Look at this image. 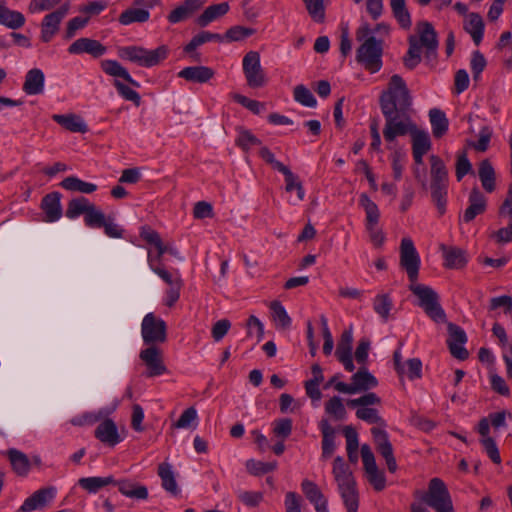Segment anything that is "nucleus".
Here are the masks:
<instances>
[{
	"label": "nucleus",
	"instance_id": "obj_1",
	"mask_svg": "<svg viewBox=\"0 0 512 512\" xmlns=\"http://www.w3.org/2000/svg\"><path fill=\"white\" fill-rule=\"evenodd\" d=\"M379 102L385 118L383 136L385 141L392 143L397 134L405 132L407 120L411 119L408 111L412 105V97L401 76L398 74L391 76L387 89L381 93Z\"/></svg>",
	"mask_w": 512,
	"mask_h": 512
},
{
	"label": "nucleus",
	"instance_id": "obj_2",
	"mask_svg": "<svg viewBox=\"0 0 512 512\" xmlns=\"http://www.w3.org/2000/svg\"><path fill=\"white\" fill-rule=\"evenodd\" d=\"M356 39L362 41L356 51V61L370 73L378 72L382 68L383 40L372 35L368 23L356 30Z\"/></svg>",
	"mask_w": 512,
	"mask_h": 512
},
{
	"label": "nucleus",
	"instance_id": "obj_3",
	"mask_svg": "<svg viewBox=\"0 0 512 512\" xmlns=\"http://www.w3.org/2000/svg\"><path fill=\"white\" fill-rule=\"evenodd\" d=\"M417 35L408 38L409 48L403 59L406 68L412 70L421 62V48L426 54L435 53L438 48L437 33L430 22L420 21L416 25Z\"/></svg>",
	"mask_w": 512,
	"mask_h": 512
},
{
	"label": "nucleus",
	"instance_id": "obj_4",
	"mask_svg": "<svg viewBox=\"0 0 512 512\" xmlns=\"http://www.w3.org/2000/svg\"><path fill=\"white\" fill-rule=\"evenodd\" d=\"M332 474L337 483L338 491L347 509V512H357L359 496L356 481L349 466L343 457L337 456L333 461Z\"/></svg>",
	"mask_w": 512,
	"mask_h": 512
},
{
	"label": "nucleus",
	"instance_id": "obj_5",
	"mask_svg": "<svg viewBox=\"0 0 512 512\" xmlns=\"http://www.w3.org/2000/svg\"><path fill=\"white\" fill-rule=\"evenodd\" d=\"M430 160V184L428 189L439 213L442 215L446 210V197L448 189V170L443 160L437 155H431Z\"/></svg>",
	"mask_w": 512,
	"mask_h": 512
},
{
	"label": "nucleus",
	"instance_id": "obj_6",
	"mask_svg": "<svg viewBox=\"0 0 512 512\" xmlns=\"http://www.w3.org/2000/svg\"><path fill=\"white\" fill-rule=\"evenodd\" d=\"M414 495L436 512H454L450 492L444 481L438 477L429 481L426 491L417 490Z\"/></svg>",
	"mask_w": 512,
	"mask_h": 512
},
{
	"label": "nucleus",
	"instance_id": "obj_7",
	"mask_svg": "<svg viewBox=\"0 0 512 512\" xmlns=\"http://www.w3.org/2000/svg\"><path fill=\"white\" fill-rule=\"evenodd\" d=\"M409 290L417 297V305L426 315L437 323L446 321V314L439 303V296L431 287L420 284L417 280L410 281Z\"/></svg>",
	"mask_w": 512,
	"mask_h": 512
},
{
	"label": "nucleus",
	"instance_id": "obj_8",
	"mask_svg": "<svg viewBox=\"0 0 512 512\" xmlns=\"http://www.w3.org/2000/svg\"><path fill=\"white\" fill-rule=\"evenodd\" d=\"M168 51L169 49L165 45L154 50H147L139 46H128L119 50V56L143 67H153L167 58Z\"/></svg>",
	"mask_w": 512,
	"mask_h": 512
},
{
	"label": "nucleus",
	"instance_id": "obj_9",
	"mask_svg": "<svg viewBox=\"0 0 512 512\" xmlns=\"http://www.w3.org/2000/svg\"><path fill=\"white\" fill-rule=\"evenodd\" d=\"M118 406V401H114L111 407L98 411V419L104 416V419L98 424V440L109 448H114L121 443L127 435L125 427L119 428L116 423L107 416Z\"/></svg>",
	"mask_w": 512,
	"mask_h": 512
},
{
	"label": "nucleus",
	"instance_id": "obj_10",
	"mask_svg": "<svg viewBox=\"0 0 512 512\" xmlns=\"http://www.w3.org/2000/svg\"><path fill=\"white\" fill-rule=\"evenodd\" d=\"M150 269L156 273L169 287L165 292L164 304L173 307L180 298L183 280L177 269L169 271L163 264H156L150 258Z\"/></svg>",
	"mask_w": 512,
	"mask_h": 512
},
{
	"label": "nucleus",
	"instance_id": "obj_11",
	"mask_svg": "<svg viewBox=\"0 0 512 512\" xmlns=\"http://www.w3.org/2000/svg\"><path fill=\"white\" fill-rule=\"evenodd\" d=\"M359 204L366 214V229L369 233L370 241L375 247H381L385 241V234L378 226L380 211L377 204L365 193L360 195Z\"/></svg>",
	"mask_w": 512,
	"mask_h": 512
},
{
	"label": "nucleus",
	"instance_id": "obj_12",
	"mask_svg": "<svg viewBox=\"0 0 512 512\" xmlns=\"http://www.w3.org/2000/svg\"><path fill=\"white\" fill-rule=\"evenodd\" d=\"M141 334L145 344L149 346L162 344L167 340V326L163 319L148 313L142 320Z\"/></svg>",
	"mask_w": 512,
	"mask_h": 512
},
{
	"label": "nucleus",
	"instance_id": "obj_13",
	"mask_svg": "<svg viewBox=\"0 0 512 512\" xmlns=\"http://www.w3.org/2000/svg\"><path fill=\"white\" fill-rule=\"evenodd\" d=\"M242 68L250 88H261L266 85L267 78L261 66L259 52H247L243 57Z\"/></svg>",
	"mask_w": 512,
	"mask_h": 512
},
{
	"label": "nucleus",
	"instance_id": "obj_14",
	"mask_svg": "<svg viewBox=\"0 0 512 512\" xmlns=\"http://www.w3.org/2000/svg\"><path fill=\"white\" fill-rule=\"evenodd\" d=\"M400 266L406 271L409 281L418 280L420 257L413 241L408 237L401 240Z\"/></svg>",
	"mask_w": 512,
	"mask_h": 512
},
{
	"label": "nucleus",
	"instance_id": "obj_15",
	"mask_svg": "<svg viewBox=\"0 0 512 512\" xmlns=\"http://www.w3.org/2000/svg\"><path fill=\"white\" fill-rule=\"evenodd\" d=\"M65 215L71 220L83 215L88 227H96V208L93 203L83 196L73 198L68 203Z\"/></svg>",
	"mask_w": 512,
	"mask_h": 512
},
{
	"label": "nucleus",
	"instance_id": "obj_16",
	"mask_svg": "<svg viewBox=\"0 0 512 512\" xmlns=\"http://www.w3.org/2000/svg\"><path fill=\"white\" fill-rule=\"evenodd\" d=\"M139 358L147 368L145 372L147 377H155L166 373L167 368L163 361V353L159 347L151 345L143 349L139 354Z\"/></svg>",
	"mask_w": 512,
	"mask_h": 512
},
{
	"label": "nucleus",
	"instance_id": "obj_17",
	"mask_svg": "<svg viewBox=\"0 0 512 512\" xmlns=\"http://www.w3.org/2000/svg\"><path fill=\"white\" fill-rule=\"evenodd\" d=\"M70 4L64 3L57 10L48 13L41 23V39L49 42L59 30L60 23L67 16Z\"/></svg>",
	"mask_w": 512,
	"mask_h": 512
},
{
	"label": "nucleus",
	"instance_id": "obj_18",
	"mask_svg": "<svg viewBox=\"0 0 512 512\" xmlns=\"http://www.w3.org/2000/svg\"><path fill=\"white\" fill-rule=\"evenodd\" d=\"M56 496V488L46 487L35 491L19 508L20 512H32L44 508Z\"/></svg>",
	"mask_w": 512,
	"mask_h": 512
},
{
	"label": "nucleus",
	"instance_id": "obj_19",
	"mask_svg": "<svg viewBox=\"0 0 512 512\" xmlns=\"http://www.w3.org/2000/svg\"><path fill=\"white\" fill-rule=\"evenodd\" d=\"M301 489L306 499L313 504L316 512H328L327 499L315 482L304 479L301 482Z\"/></svg>",
	"mask_w": 512,
	"mask_h": 512
},
{
	"label": "nucleus",
	"instance_id": "obj_20",
	"mask_svg": "<svg viewBox=\"0 0 512 512\" xmlns=\"http://www.w3.org/2000/svg\"><path fill=\"white\" fill-rule=\"evenodd\" d=\"M407 123V127L404 128L405 132L397 134V137L404 136L408 133L411 134L412 151L426 154L431 149V141L428 133L424 130H419L411 119H408Z\"/></svg>",
	"mask_w": 512,
	"mask_h": 512
},
{
	"label": "nucleus",
	"instance_id": "obj_21",
	"mask_svg": "<svg viewBox=\"0 0 512 512\" xmlns=\"http://www.w3.org/2000/svg\"><path fill=\"white\" fill-rule=\"evenodd\" d=\"M205 2L206 0H185L169 13L167 19L172 24L183 22L193 16Z\"/></svg>",
	"mask_w": 512,
	"mask_h": 512
},
{
	"label": "nucleus",
	"instance_id": "obj_22",
	"mask_svg": "<svg viewBox=\"0 0 512 512\" xmlns=\"http://www.w3.org/2000/svg\"><path fill=\"white\" fill-rule=\"evenodd\" d=\"M41 208L45 214L46 222H55L62 217L61 194L52 192L47 194L41 202Z\"/></svg>",
	"mask_w": 512,
	"mask_h": 512
},
{
	"label": "nucleus",
	"instance_id": "obj_23",
	"mask_svg": "<svg viewBox=\"0 0 512 512\" xmlns=\"http://www.w3.org/2000/svg\"><path fill=\"white\" fill-rule=\"evenodd\" d=\"M214 75V70L207 66H189L178 72L179 78L198 84L209 82Z\"/></svg>",
	"mask_w": 512,
	"mask_h": 512
},
{
	"label": "nucleus",
	"instance_id": "obj_24",
	"mask_svg": "<svg viewBox=\"0 0 512 512\" xmlns=\"http://www.w3.org/2000/svg\"><path fill=\"white\" fill-rule=\"evenodd\" d=\"M486 210V199L477 189H472L469 195V206L463 215L464 222H471L476 216L483 214Z\"/></svg>",
	"mask_w": 512,
	"mask_h": 512
},
{
	"label": "nucleus",
	"instance_id": "obj_25",
	"mask_svg": "<svg viewBox=\"0 0 512 512\" xmlns=\"http://www.w3.org/2000/svg\"><path fill=\"white\" fill-rule=\"evenodd\" d=\"M45 76L42 70L38 68L31 69L27 72L23 90L28 95L41 94L44 90Z\"/></svg>",
	"mask_w": 512,
	"mask_h": 512
},
{
	"label": "nucleus",
	"instance_id": "obj_26",
	"mask_svg": "<svg viewBox=\"0 0 512 512\" xmlns=\"http://www.w3.org/2000/svg\"><path fill=\"white\" fill-rule=\"evenodd\" d=\"M351 383L355 394L375 388L378 385L377 379L365 368H360L351 377Z\"/></svg>",
	"mask_w": 512,
	"mask_h": 512
},
{
	"label": "nucleus",
	"instance_id": "obj_27",
	"mask_svg": "<svg viewBox=\"0 0 512 512\" xmlns=\"http://www.w3.org/2000/svg\"><path fill=\"white\" fill-rule=\"evenodd\" d=\"M320 429L322 432V458L328 459L333 455L336 449V432L327 420H322L320 422Z\"/></svg>",
	"mask_w": 512,
	"mask_h": 512
},
{
	"label": "nucleus",
	"instance_id": "obj_28",
	"mask_svg": "<svg viewBox=\"0 0 512 512\" xmlns=\"http://www.w3.org/2000/svg\"><path fill=\"white\" fill-rule=\"evenodd\" d=\"M7 456L10 460L13 471L19 476H26L31 468V461L28 456L17 449H9Z\"/></svg>",
	"mask_w": 512,
	"mask_h": 512
},
{
	"label": "nucleus",
	"instance_id": "obj_29",
	"mask_svg": "<svg viewBox=\"0 0 512 512\" xmlns=\"http://www.w3.org/2000/svg\"><path fill=\"white\" fill-rule=\"evenodd\" d=\"M464 30L470 34L474 43L478 46L483 38L484 22L477 13H470L464 22Z\"/></svg>",
	"mask_w": 512,
	"mask_h": 512
},
{
	"label": "nucleus",
	"instance_id": "obj_30",
	"mask_svg": "<svg viewBox=\"0 0 512 512\" xmlns=\"http://www.w3.org/2000/svg\"><path fill=\"white\" fill-rule=\"evenodd\" d=\"M52 119L70 132L84 133L87 131L85 122L75 114H54Z\"/></svg>",
	"mask_w": 512,
	"mask_h": 512
},
{
	"label": "nucleus",
	"instance_id": "obj_31",
	"mask_svg": "<svg viewBox=\"0 0 512 512\" xmlns=\"http://www.w3.org/2000/svg\"><path fill=\"white\" fill-rule=\"evenodd\" d=\"M228 2H222L208 6L204 12L197 18V24L200 27H206L209 23L219 17L224 16L229 11Z\"/></svg>",
	"mask_w": 512,
	"mask_h": 512
},
{
	"label": "nucleus",
	"instance_id": "obj_32",
	"mask_svg": "<svg viewBox=\"0 0 512 512\" xmlns=\"http://www.w3.org/2000/svg\"><path fill=\"white\" fill-rule=\"evenodd\" d=\"M25 23V17L21 12L10 10L4 2L0 1V24L10 29H18Z\"/></svg>",
	"mask_w": 512,
	"mask_h": 512
},
{
	"label": "nucleus",
	"instance_id": "obj_33",
	"mask_svg": "<svg viewBox=\"0 0 512 512\" xmlns=\"http://www.w3.org/2000/svg\"><path fill=\"white\" fill-rule=\"evenodd\" d=\"M158 475L162 481V487L173 496H177L180 493L178 484L172 466L168 463H162L158 467Z\"/></svg>",
	"mask_w": 512,
	"mask_h": 512
},
{
	"label": "nucleus",
	"instance_id": "obj_34",
	"mask_svg": "<svg viewBox=\"0 0 512 512\" xmlns=\"http://www.w3.org/2000/svg\"><path fill=\"white\" fill-rule=\"evenodd\" d=\"M271 317L278 330H287L290 328L292 319L281 302L275 300L270 303Z\"/></svg>",
	"mask_w": 512,
	"mask_h": 512
},
{
	"label": "nucleus",
	"instance_id": "obj_35",
	"mask_svg": "<svg viewBox=\"0 0 512 512\" xmlns=\"http://www.w3.org/2000/svg\"><path fill=\"white\" fill-rule=\"evenodd\" d=\"M119 491L122 495L137 500H146L148 498V489L146 486L131 481H120L118 483Z\"/></svg>",
	"mask_w": 512,
	"mask_h": 512
},
{
	"label": "nucleus",
	"instance_id": "obj_36",
	"mask_svg": "<svg viewBox=\"0 0 512 512\" xmlns=\"http://www.w3.org/2000/svg\"><path fill=\"white\" fill-rule=\"evenodd\" d=\"M429 118L434 137L441 138L447 132L449 125L445 113L440 109L433 108L429 111Z\"/></svg>",
	"mask_w": 512,
	"mask_h": 512
},
{
	"label": "nucleus",
	"instance_id": "obj_37",
	"mask_svg": "<svg viewBox=\"0 0 512 512\" xmlns=\"http://www.w3.org/2000/svg\"><path fill=\"white\" fill-rule=\"evenodd\" d=\"M101 68L105 73L113 77H119L135 87H139V83L133 80L128 71L117 61L104 60L101 62Z\"/></svg>",
	"mask_w": 512,
	"mask_h": 512
},
{
	"label": "nucleus",
	"instance_id": "obj_38",
	"mask_svg": "<svg viewBox=\"0 0 512 512\" xmlns=\"http://www.w3.org/2000/svg\"><path fill=\"white\" fill-rule=\"evenodd\" d=\"M478 175L479 179L481 181V184L483 188L491 193L495 190V170L492 167L489 160H483L479 164L478 169Z\"/></svg>",
	"mask_w": 512,
	"mask_h": 512
},
{
	"label": "nucleus",
	"instance_id": "obj_39",
	"mask_svg": "<svg viewBox=\"0 0 512 512\" xmlns=\"http://www.w3.org/2000/svg\"><path fill=\"white\" fill-rule=\"evenodd\" d=\"M150 17L147 9L130 7L123 11L119 16V22L122 25H130L132 23H144Z\"/></svg>",
	"mask_w": 512,
	"mask_h": 512
},
{
	"label": "nucleus",
	"instance_id": "obj_40",
	"mask_svg": "<svg viewBox=\"0 0 512 512\" xmlns=\"http://www.w3.org/2000/svg\"><path fill=\"white\" fill-rule=\"evenodd\" d=\"M392 13L399 25L404 29H409L412 25L410 13L406 7L405 0H390Z\"/></svg>",
	"mask_w": 512,
	"mask_h": 512
},
{
	"label": "nucleus",
	"instance_id": "obj_41",
	"mask_svg": "<svg viewBox=\"0 0 512 512\" xmlns=\"http://www.w3.org/2000/svg\"><path fill=\"white\" fill-rule=\"evenodd\" d=\"M61 187L68 191L90 194L96 190V185L85 182L75 176H69L62 180Z\"/></svg>",
	"mask_w": 512,
	"mask_h": 512
},
{
	"label": "nucleus",
	"instance_id": "obj_42",
	"mask_svg": "<svg viewBox=\"0 0 512 512\" xmlns=\"http://www.w3.org/2000/svg\"><path fill=\"white\" fill-rule=\"evenodd\" d=\"M282 174L285 179V191L287 193L295 191L297 194V201H303L305 198V190L299 176L294 174L289 167Z\"/></svg>",
	"mask_w": 512,
	"mask_h": 512
},
{
	"label": "nucleus",
	"instance_id": "obj_43",
	"mask_svg": "<svg viewBox=\"0 0 512 512\" xmlns=\"http://www.w3.org/2000/svg\"><path fill=\"white\" fill-rule=\"evenodd\" d=\"M445 266L450 269H460L466 264V257L463 250L455 247H442Z\"/></svg>",
	"mask_w": 512,
	"mask_h": 512
},
{
	"label": "nucleus",
	"instance_id": "obj_44",
	"mask_svg": "<svg viewBox=\"0 0 512 512\" xmlns=\"http://www.w3.org/2000/svg\"><path fill=\"white\" fill-rule=\"evenodd\" d=\"M308 15L316 23H324L326 18L325 0H302Z\"/></svg>",
	"mask_w": 512,
	"mask_h": 512
},
{
	"label": "nucleus",
	"instance_id": "obj_45",
	"mask_svg": "<svg viewBox=\"0 0 512 512\" xmlns=\"http://www.w3.org/2000/svg\"><path fill=\"white\" fill-rule=\"evenodd\" d=\"M98 228H103L104 233L111 238H122L124 230L114 222L111 217H106L98 211Z\"/></svg>",
	"mask_w": 512,
	"mask_h": 512
},
{
	"label": "nucleus",
	"instance_id": "obj_46",
	"mask_svg": "<svg viewBox=\"0 0 512 512\" xmlns=\"http://www.w3.org/2000/svg\"><path fill=\"white\" fill-rule=\"evenodd\" d=\"M343 432L347 442L346 449L348 458L352 463H356L358 460L357 450L359 446L358 434L351 426H345Z\"/></svg>",
	"mask_w": 512,
	"mask_h": 512
},
{
	"label": "nucleus",
	"instance_id": "obj_47",
	"mask_svg": "<svg viewBox=\"0 0 512 512\" xmlns=\"http://www.w3.org/2000/svg\"><path fill=\"white\" fill-rule=\"evenodd\" d=\"M393 302L389 294H378L373 300V309L384 321L390 317Z\"/></svg>",
	"mask_w": 512,
	"mask_h": 512
},
{
	"label": "nucleus",
	"instance_id": "obj_48",
	"mask_svg": "<svg viewBox=\"0 0 512 512\" xmlns=\"http://www.w3.org/2000/svg\"><path fill=\"white\" fill-rule=\"evenodd\" d=\"M235 143L243 151L247 152L252 147L261 145V140L252 134L251 131L244 128H238V136Z\"/></svg>",
	"mask_w": 512,
	"mask_h": 512
},
{
	"label": "nucleus",
	"instance_id": "obj_49",
	"mask_svg": "<svg viewBox=\"0 0 512 512\" xmlns=\"http://www.w3.org/2000/svg\"><path fill=\"white\" fill-rule=\"evenodd\" d=\"M70 54L89 53L96 56V41L89 38H80L74 41L68 48Z\"/></svg>",
	"mask_w": 512,
	"mask_h": 512
},
{
	"label": "nucleus",
	"instance_id": "obj_50",
	"mask_svg": "<svg viewBox=\"0 0 512 512\" xmlns=\"http://www.w3.org/2000/svg\"><path fill=\"white\" fill-rule=\"evenodd\" d=\"M352 343H353L352 328H349L348 330H345L341 335V339L338 342L336 352H335L336 357L342 358L345 356H351L352 355Z\"/></svg>",
	"mask_w": 512,
	"mask_h": 512
},
{
	"label": "nucleus",
	"instance_id": "obj_51",
	"mask_svg": "<svg viewBox=\"0 0 512 512\" xmlns=\"http://www.w3.org/2000/svg\"><path fill=\"white\" fill-rule=\"evenodd\" d=\"M294 99L307 107H315L317 101L312 92L304 85H297L293 91Z\"/></svg>",
	"mask_w": 512,
	"mask_h": 512
},
{
	"label": "nucleus",
	"instance_id": "obj_52",
	"mask_svg": "<svg viewBox=\"0 0 512 512\" xmlns=\"http://www.w3.org/2000/svg\"><path fill=\"white\" fill-rule=\"evenodd\" d=\"M325 411L336 420H343L346 416V409L342 403V399L338 396L332 397L325 403Z\"/></svg>",
	"mask_w": 512,
	"mask_h": 512
},
{
	"label": "nucleus",
	"instance_id": "obj_53",
	"mask_svg": "<svg viewBox=\"0 0 512 512\" xmlns=\"http://www.w3.org/2000/svg\"><path fill=\"white\" fill-rule=\"evenodd\" d=\"M293 423L290 418H280L273 422V433L281 440L287 439L292 433Z\"/></svg>",
	"mask_w": 512,
	"mask_h": 512
},
{
	"label": "nucleus",
	"instance_id": "obj_54",
	"mask_svg": "<svg viewBox=\"0 0 512 512\" xmlns=\"http://www.w3.org/2000/svg\"><path fill=\"white\" fill-rule=\"evenodd\" d=\"M276 468V463H266L250 459L246 462V469L252 475H262L273 471Z\"/></svg>",
	"mask_w": 512,
	"mask_h": 512
},
{
	"label": "nucleus",
	"instance_id": "obj_55",
	"mask_svg": "<svg viewBox=\"0 0 512 512\" xmlns=\"http://www.w3.org/2000/svg\"><path fill=\"white\" fill-rule=\"evenodd\" d=\"M197 417L196 409L194 407H189L183 411L172 427L177 429L189 428L196 422Z\"/></svg>",
	"mask_w": 512,
	"mask_h": 512
},
{
	"label": "nucleus",
	"instance_id": "obj_56",
	"mask_svg": "<svg viewBox=\"0 0 512 512\" xmlns=\"http://www.w3.org/2000/svg\"><path fill=\"white\" fill-rule=\"evenodd\" d=\"M380 403H381V399L373 392H369L359 398L350 399L347 401V405L350 407H362V408H369L368 406L379 405Z\"/></svg>",
	"mask_w": 512,
	"mask_h": 512
},
{
	"label": "nucleus",
	"instance_id": "obj_57",
	"mask_svg": "<svg viewBox=\"0 0 512 512\" xmlns=\"http://www.w3.org/2000/svg\"><path fill=\"white\" fill-rule=\"evenodd\" d=\"M501 219H506L508 221L505 227L500 228L499 230L492 233V238L498 244H506L512 242V217H500Z\"/></svg>",
	"mask_w": 512,
	"mask_h": 512
},
{
	"label": "nucleus",
	"instance_id": "obj_58",
	"mask_svg": "<svg viewBox=\"0 0 512 512\" xmlns=\"http://www.w3.org/2000/svg\"><path fill=\"white\" fill-rule=\"evenodd\" d=\"M255 33L252 28L233 26L227 30L225 37L228 41H241Z\"/></svg>",
	"mask_w": 512,
	"mask_h": 512
},
{
	"label": "nucleus",
	"instance_id": "obj_59",
	"mask_svg": "<svg viewBox=\"0 0 512 512\" xmlns=\"http://www.w3.org/2000/svg\"><path fill=\"white\" fill-rule=\"evenodd\" d=\"M260 157L271 167L280 173H283L288 167L282 162L276 160L274 154L266 146H262L259 150Z\"/></svg>",
	"mask_w": 512,
	"mask_h": 512
},
{
	"label": "nucleus",
	"instance_id": "obj_60",
	"mask_svg": "<svg viewBox=\"0 0 512 512\" xmlns=\"http://www.w3.org/2000/svg\"><path fill=\"white\" fill-rule=\"evenodd\" d=\"M238 499L247 507H256L262 502L263 493L254 491H240L238 493Z\"/></svg>",
	"mask_w": 512,
	"mask_h": 512
},
{
	"label": "nucleus",
	"instance_id": "obj_61",
	"mask_svg": "<svg viewBox=\"0 0 512 512\" xmlns=\"http://www.w3.org/2000/svg\"><path fill=\"white\" fill-rule=\"evenodd\" d=\"M357 418L368 423H379L385 425L383 419L380 417L378 410L375 408H359L356 411Z\"/></svg>",
	"mask_w": 512,
	"mask_h": 512
},
{
	"label": "nucleus",
	"instance_id": "obj_62",
	"mask_svg": "<svg viewBox=\"0 0 512 512\" xmlns=\"http://www.w3.org/2000/svg\"><path fill=\"white\" fill-rule=\"evenodd\" d=\"M231 328V322L228 319L218 320L211 329V335L215 342L221 341Z\"/></svg>",
	"mask_w": 512,
	"mask_h": 512
},
{
	"label": "nucleus",
	"instance_id": "obj_63",
	"mask_svg": "<svg viewBox=\"0 0 512 512\" xmlns=\"http://www.w3.org/2000/svg\"><path fill=\"white\" fill-rule=\"evenodd\" d=\"M472 169V165L465 152L458 154L456 161V177L460 181Z\"/></svg>",
	"mask_w": 512,
	"mask_h": 512
},
{
	"label": "nucleus",
	"instance_id": "obj_64",
	"mask_svg": "<svg viewBox=\"0 0 512 512\" xmlns=\"http://www.w3.org/2000/svg\"><path fill=\"white\" fill-rule=\"evenodd\" d=\"M301 497L295 492H287L285 495L286 512H301Z\"/></svg>",
	"mask_w": 512,
	"mask_h": 512
}]
</instances>
